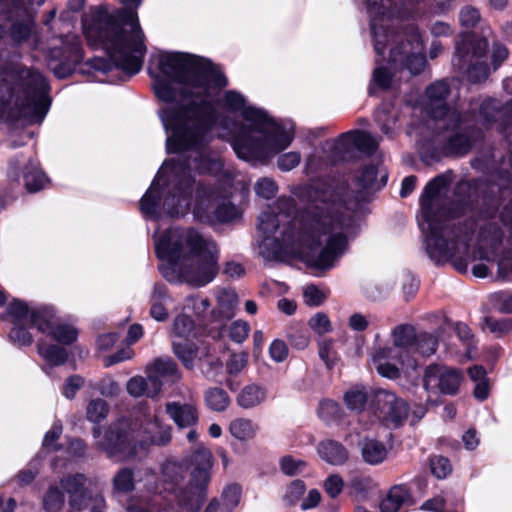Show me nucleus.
<instances>
[{"label": "nucleus", "instance_id": "obj_7", "mask_svg": "<svg viewBox=\"0 0 512 512\" xmlns=\"http://www.w3.org/2000/svg\"><path fill=\"white\" fill-rule=\"evenodd\" d=\"M221 106L230 112H241L245 121L226 135L240 159L263 163L285 150L294 139L292 124L277 123L263 110L248 106L245 97L237 91H226Z\"/></svg>", "mask_w": 512, "mask_h": 512}, {"label": "nucleus", "instance_id": "obj_12", "mask_svg": "<svg viewBox=\"0 0 512 512\" xmlns=\"http://www.w3.org/2000/svg\"><path fill=\"white\" fill-rule=\"evenodd\" d=\"M370 19L372 45L377 54H382L388 41V29L394 28V18L402 16L392 0H366Z\"/></svg>", "mask_w": 512, "mask_h": 512}, {"label": "nucleus", "instance_id": "obj_8", "mask_svg": "<svg viewBox=\"0 0 512 512\" xmlns=\"http://www.w3.org/2000/svg\"><path fill=\"white\" fill-rule=\"evenodd\" d=\"M171 440V427L163 425L155 412L142 408L132 418L111 424L97 448L118 461L141 458L149 445H165Z\"/></svg>", "mask_w": 512, "mask_h": 512}, {"label": "nucleus", "instance_id": "obj_5", "mask_svg": "<svg viewBox=\"0 0 512 512\" xmlns=\"http://www.w3.org/2000/svg\"><path fill=\"white\" fill-rule=\"evenodd\" d=\"M141 1L119 0L125 8L113 12L100 6L92 12L90 19L83 20L88 43L103 49L111 64L130 75L141 70L147 52L137 13L131 10L137 8Z\"/></svg>", "mask_w": 512, "mask_h": 512}, {"label": "nucleus", "instance_id": "obj_60", "mask_svg": "<svg viewBox=\"0 0 512 512\" xmlns=\"http://www.w3.org/2000/svg\"><path fill=\"white\" fill-rule=\"evenodd\" d=\"M210 303L208 299L199 296H190L186 299L184 309L193 311L196 315L201 316L208 310Z\"/></svg>", "mask_w": 512, "mask_h": 512}, {"label": "nucleus", "instance_id": "obj_27", "mask_svg": "<svg viewBox=\"0 0 512 512\" xmlns=\"http://www.w3.org/2000/svg\"><path fill=\"white\" fill-rule=\"evenodd\" d=\"M229 433L235 439L245 442L254 439L258 433V425L249 418L239 417L233 419L228 427Z\"/></svg>", "mask_w": 512, "mask_h": 512}, {"label": "nucleus", "instance_id": "obj_36", "mask_svg": "<svg viewBox=\"0 0 512 512\" xmlns=\"http://www.w3.org/2000/svg\"><path fill=\"white\" fill-rule=\"evenodd\" d=\"M377 174L378 168L374 165L367 166L361 173V176L358 178L360 185L364 188H380L386 184L387 181V173L386 171H380L381 179L380 182H377Z\"/></svg>", "mask_w": 512, "mask_h": 512}, {"label": "nucleus", "instance_id": "obj_1", "mask_svg": "<svg viewBox=\"0 0 512 512\" xmlns=\"http://www.w3.org/2000/svg\"><path fill=\"white\" fill-rule=\"evenodd\" d=\"M154 91L171 104L160 112L168 134V153H187L185 159L165 161L140 201L145 217H180L192 211L196 220L215 224L229 222L239 212L230 202L231 182L195 183L192 171L216 173L221 161L206 149L208 132L217 124L213 105L215 88L227 85L226 77L209 60L181 52H161L149 69Z\"/></svg>", "mask_w": 512, "mask_h": 512}, {"label": "nucleus", "instance_id": "obj_21", "mask_svg": "<svg viewBox=\"0 0 512 512\" xmlns=\"http://www.w3.org/2000/svg\"><path fill=\"white\" fill-rule=\"evenodd\" d=\"M162 387L160 379L156 376L149 375L147 378L142 376H134L127 382L126 389L130 396L138 398L141 396L154 397Z\"/></svg>", "mask_w": 512, "mask_h": 512}, {"label": "nucleus", "instance_id": "obj_24", "mask_svg": "<svg viewBox=\"0 0 512 512\" xmlns=\"http://www.w3.org/2000/svg\"><path fill=\"white\" fill-rule=\"evenodd\" d=\"M266 398V389L258 384L251 383L240 390L236 397V403L243 409H252L264 403Z\"/></svg>", "mask_w": 512, "mask_h": 512}, {"label": "nucleus", "instance_id": "obj_48", "mask_svg": "<svg viewBox=\"0 0 512 512\" xmlns=\"http://www.w3.org/2000/svg\"><path fill=\"white\" fill-rule=\"evenodd\" d=\"M249 355L246 352L233 353L226 363V371L229 375H238L248 364Z\"/></svg>", "mask_w": 512, "mask_h": 512}, {"label": "nucleus", "instance_id": "obj_59", "mask_svg": "<svg viewBox=\"0 0 512 512\" xmlns=\"http://www.w3.org/2000/svg\"><path fill=\"white\" fill-rule=\"evenodd\" d=\"M340 406L333 400H323L319 404L318 414L324 421H331L339 416Z\"/></svg>", "mask_w": 512, "mask_h": 512}, {"label": "nucleus", "instance_id": "obj_14", "mask_svg": "<svg viewBox=\"0 0 512 512\" xmlns=\"http://www.w3.org/2000/svg\"><path fill=\"white\" fill-rule=\"evenodd\" d=\"M462 380L463 373L461 370L438 364L429 365L423 375V387L428 393L427 401L431 400L433 394H456Z\"/></svg>", "mask_w": 512, "mask_h": 512}, {"label": "nucleus", "instance_id": "obj_42", "mask_svg": "<svg viewBox=\"0 0 512 512\" xmlns=\"http://www.w3.org/2000/svg\"><path fill=\"white\" fill-rule=\"evenodd\" d=\"M327 292L316 285H308L303 290L304 303L310 307H317L327 299Z\"/></svg>", "mask_w": 512, "mask_h": 512}, {"label": "nucleus", "instance_id": "obj_16", "mask_svg": "<svg viewBox=\"0 0 512 512\" xmlns=\"http://www.w3.org/2000/svg\"><path fill=\"white\" fill-rule=\"evenodd\" d=\"M377 148L378 142L370 134L361 131H349L339 136L333 149L339 158L345 159L355 150L372 154Z\"/></svg>", "mask_w": 512, "mask_h": 512}, {"label": "nucleus", "instance_id": "obj_22", "mask_svg": "<svg viewBox=\"0 0 512 512\" xmlns=\"http://www.w3.org/2000/svg\"><path fill=\"white\" fill-rule=\"evenodd\" d=\"M45 330H38L39 332L52 337L54 340L62 344H71L77 339V330L68 324L56 322L50 314H46L43 322Z\"/></svg>", "mask_w": 512, "mask_h": 512}, {"label": "nucleus", "instance_id": "obj_56", "mask_svg": "<svg viewBox=\"0 0 512 512\" xmlns=\"http://www.w3.org/2000/svg\"><path fill=\"white\" fill-rule=\"evenodd\" d=\"M481 19L479 10L471 5L464 6L459 13V21L462 26L474 27Z\"/></svg>", "mask_w": 512, "mask_h": 512}, {"label": "nucleus", "instance_id": "obj_32", "mask_svg": "<svg viewBox=\"0 0 512 512\" xmlns=\"http://www.w3.org/2000/svg\"><path fill=\"white\" fill-rule=\"evenodd\" d=\"M204 399L207 407L217 412L226 410L230 404L229 395L224 389L219 387H213L206 390Z\"/></svg>", "mask_w": 512, "mask_h": 512}, {"label": "nucleus", "instance_id": "obj_41", "mask_svg": "<svg viewBox=\"0 0 512 512\" xmlns=\"http://www.w3.org/2000/svg\"><path fill=\"white\" fill-rule=\"evenodd\" d=\"M64 504V495L57 486H50L43 498L44 509L48 512H56Z\"/></svg>", "mask_w": 512, "mask_h": 512}, {"label": "nucleus", "instance_id": "obj_2", "mask_svg": "<svg viewBox=\"0 0 512 512\" xmlns=\"http://www.w3.org/2000/svg\"><path fill=\"white\" fill-rule=\"evenodd\" d=\"M276 209L277 215L269 207L258 218V231L262 234L259 255L266 261L299 258L316 271L332 269L344 254L347 237L355 226L353 213L342 198L334 191H322L312 214L304 221L293 219L280 237H271L280 222L294 214V200L280 197Z\"/></svg>", "mask_w": 512, "mask_h": 512}, {"label": "nucleus", "instance_id": "obj_9", "mask_svg": "<svg viewBox=\"0 0 512 512\" xmlns=\"http://www.w3.org/2000/svg\"><path fill=\"white\" fill-rule=\"evenodd\" d=\"M449 87L445 81H437L426 90V112L435 122V128L441 132L452 129L454 134L448 140V150L454 154H466L478 137L473 127L476 123L489 125L494 118V101H484L479 106L478 114L460 116L450 110L446 103Z\"/></svg>", "mask_w": 512, "mask_h": 512}, {"label": "nucleus", "instance_id": "obj_23", "mask_svg": "<svg viewBox=\"0 0 512 512\" xmlns=\"http://www.w3.org/2000/svg\"><path fill=\"white\" fill-rule=\"evenodd\" d=\"M318 455L326 463L334 466L345 464L349 458L347 449L334 440H324L317 446Z\"/></svg>", "mask_w": 512, "mask_h": 512}, {"label": "nucleus", "instance_id": "obj_47", "mask_svg": "<svg viewBox=\"0 0 512 512\" xmlns=\"http://www.w3.org/2000/svg\"><path fill=\"white\" fill-rule=\"evenodd\" d=\"M95 388L102 396L108 398L117 397L121 392L120 384L113 377L108 375L97 382Z\"/></svg>", "mask_w": 512, "mask_h": 512}, {"label": "nucleus", "instance_id": "obj_35", "mask_svg": "<svg viewBox=\"0 0 512 512\" xmlns=\"http://www.w3.org/2000/svg\"><path fill=\"white\" fill-rule=\"evenodd\" d=\"M24 182L26 188L30 192H37L45 187L47 184V177L38 168L37 164L30 163L29 167L24 173Z\"/></svg>", "mask_w": 512, "mask_h": 512}, {"label": "nucleus", "instance_id": "obj_62", "mask_svg": "<svg viewBox=\"0 0 512 512\" xmlns=\"http://www.w3.org/2000/svg\"><path fill=\"white\" fill-rule=\"evenodd\" d=\"M300 160L298 152H288L278 157L277 166L282 171H290L299 165Z\"/></svg>", "mask_w": 512, "mask_h": 512}, {"label": "nucleus", "instance_id": "obj_53", "mask_svg": "<svg viewBox=\"0 0 512 512\" xmlns=\"http://www.w3.org/2000/svg\"><path fill=\"white\" fill-rule=\"evenodd\" d=\"M278 187L275 181L268 177H263L255 183V192L258 196L271 199L277 193Z\"/></svg>", "mask_w": 512, "mask_h": 512}, {"label": "nucleus", "instance_id": "obj_26", "mask_svg": "<svg viewBox=\"0 0 512 512\" xmlns=\"http://www.w3.org/2000/svg\"><path fill=\"white\" fill-rule=\"evenodd\" d=\"M170 300L166 287L163 284H155L151 295V317L158 322L165 321L169 315L166 306Z\"/></svg>", "mask_w": 512, "mask_h": 512}, {"label": "nucleus", "instance_id": "obj_38", "mask_svg": "<svg viewBox=\"0 0 512 512\" xmlns=\"http://www.w3.org/2000/svg\"><path fill=\"white\" fill-rule=\"evenodd\" d=\"M438 340L430 333L422 332L417 334L415 342L414 355L416 353L424 357H429L436 352Z\"/></svg>", "mask_w": 512, "mask_h": 512}, {"label": "nucleus", "instance_id": "obj_54", "mask_svg": "<svg viewBox=\"0 0 512 512\" xmlns=\"http://www.w3.org/2000/svg\"><path fill=\"white\" fill-rule=\"evenodd\" d=\"M323 488L331 498L339 496L344 488V481L338 474L329 475L323 482Z\"/></svg>", "mask_w": 512, "mask_h": 512}, {"label": "nucleus", "instance_id": "obj_44", "mask_svg": "<svg viewBox=\"0 0 512 512\" xmlns=\"http://www.w3.org/2000/svg\"><path fill=\"white\" fill-rule=\"evenodd\" d=\"M344 401L350 410L361 411L366 404L367 394L363 389L353 388L345 394Z\"/></svg>", "mask_w": 512, "mask_h": 512}, {"label": "nucleus", "instance_id": "obj_64", "mask_svg": "<svg viewBox=\"0 0 512 512\" xmlns=\"http://www.w3.org/2000/svg\"><path fill=\"white\" fill-rule=\"evenodd\" d=\"M83 384L84 379L82 377L73 375L65 381L62 388V393L67 399H73Z\"/></svg>", "mask_w": 512, "mask_h": 512}, {"label": "nucleus", "instance_id": "obj_4", "mask_svg": "<svg viewBox=\"0 0 512 512\" xmlns=\"http://www.w3.org/2000/svg\"><path fill=\"white\" fill-rule=\"evenodd\" d=\"M212 465L211 452L199 445L185 459L167 460L163 464L161 484L155 482V473L147 470L146 488L153 496L146 503L145 509L131 500L127 512H166L170 509L166 494L173 495L178 512H200L207 497Z\"/></svg>", "mask_w": 512, "mask_h": 512}, {"label": "nucleus", "instance_id": "obj_58", "mask_svg": "<svg viewBox=\"0 0 512 512\" xmlns=\"http://www.w3.org/2000/svg\"><path fill=\"white\" fill-rule=\"evenodd\" d=\"M281 470L284 474L292 476L303 471L306 463L301 459H296L292 456H284L280 460Z\"/></svg>", "mask_w": 512, "mask_h": 512}, {"label": "nucleus", "instance_id": "obj_57", "mask_svg": "<svg viewBox=\"0 0 512 512\" xmlns=\"http://www.w3.org/2000/svg\"><path fill=\"white\" fill-rule=\"evenodd\" d=\"M319 356L325 362L328 368L336 363L338 357L334 349V343L330 339L323 340L319 345Z\"/></svg>", "mask_w": 512, "mask_h": 512}, {"label": "nucleus", "instance_id": "obj_29", "mask_svg": "<svg viewBox=\"0 0 512 512\" xmlns=\"http://www.w3.org/2000/svg\"><path fill=\"white\" fill-rule=\"evenodd\" d=\"M409 496V491L405 486L392 487L386 498L380 503L381 512H398L401 506L409 500Z\"/></svg>", "mask_w": 512, "mask_h": 512}, {"label": "nucleus", "instance_id": "obj_17", "mask_svg": "<svg viewBox=\"0 0 512 512\" xmlns=\"http://www.w3.org/2000/svg\"><path fill=\"white\" fill-rule=\"evenodd\" d=\"M47 312L32 309L27 303L21 300H13L9 303L3 316L13 326L22 324H32L37 330H45L43 319Z\"/></svg>", "mask_w": 512, "mask_h": 512}, {"label": "nucleus", "instance_id": "obj_19", "mask_svg": "<svg viewBox=\"0 0 512 512\" xmlns=\"http://www.w3.org/2000/svg\"><path fill=\"white\" fill-rule=\"evenodd\" d=\"M238 306V297L231 289H220L216 293V306L212 310L215 322H224L232 319Z\"/></svg>", "mask_w": 512, "mask_h": 512}, {"label": "nucleus", "instance_id": "obj_50", "mask_svg": "<svg viewBox=\"0 0 512 512\" xmlns=\"http://www.w3.org/2000/svg\"><path fill=\"white\" fill-rule=\"evenodd\" d=\"M305 491V483L299 479L294 480L287 486L283 499L289 505H295L303 497Z\"/></svg>", "mask_w": 512, "mask_h": 512}, {"label": "nucleus", "instance_id": "obj_20", "mask_svg": "<svg viewBox=\"0 0 512 512\" xmlns=\"http://www.w3.org/2000/svg\"><path fill=\"white\" fill-rule=\"evenodd\" d=\"M86 477L83 474H76L61 480V487L69 494L70 506L75 509L86 507L87 493L84 488Z\"/></svg>", "mask_w": 512, "mask_h": 512}, {"label": "nucleus", "instance_id": "obj_6", "mask_svg": "<svg viewBox=\"0 0 512 512\" xmlns=\"http://www.w3.org/2000/svg\"><path fill=\"white\" fill-rule=\"evenodd\" d=\"M157 257L170 267L162 273L169 281L202 287L218 273L216 243L191 227H171L154 236Z\"/></svg>", "mask_w": 512, "mask_h": 512}, {"label": "nucleus", "instance_id": "obj_31", "mask_svg": "<svg viewBox=\"0 0 512 512\" xmlns=\"http://www.w3.org/2000/svg\"><path fill=\"white\" fill-rule=\"evenodd\" d=\"M173 352L181 361L182 365L189 370L194 368L197 358L199 360L202 359V357L199 356V349L194 343H178L174 341Z\"/></svg>", "mask_w": 512, "mask_h": 512}, {"label": "nucleus", "instance_id": "obj_63", "mask_svg": "<svg viewBox=\"0 0 512 512\" xmlns=\"http://www.w3.org/2000/svg\"><path fill=\"white\" fill-rule=\"evenodd\" d=\"M62 434V425L60 422H55L52 428L45 434L43 446L50 451L57 450L56 441Z\"/></svg>", "mask_w": 512, "mask_h": 512}, {"label": "nucleus", "instance_id": "obj_55", "mask_svg": "<svg viewBox=\"0 0 512 512\" xmlns=\"http://www.w3.org/2000/svg\"><path fill=\"white\" fill-rule=\"evenodd\" d=\"M250 326L246 321L236 320L229 326V337L236 343H242L249 335Z\"/></svg>", "mask_w": 512, "mask_h": 512}, {"label": "nucleus", "instance_id": "obj_37", "mask_svg": "<svg viewBox=\"0 0 512 512\" xmlns=\"http://www.w3.org/2000/svg\"><path fill=\"white\" fill-rule=\"evenodd\" d=\"M173 334L186 340L195 337L196 328L193 320L186 314L178 315L173 323Z\"/></svg>", "mask_w": 512, "mask_h": 512}, {"label": "nucleus", "instance_id": "obj_28", "mask_svg": "<svg viewBox=\"0 0 512 512\" xmlns=\"http://www.w3.org/2000/svg\"><path fill=\"white\" fill-rule=\"evenodd\" d=\"M149 375L167 378L172 382H177L181 379L182 374L174 360L171 358H158L149 368Z\"/></svg>", "mask_w": 512, "mask_h": 512}, {"label": "nucleus", "instance_id": "obj_51", "mask_svg": "<svg viewBox=\"0 0 512 512\" xmlns=\"http://www.w3.org/2000/svg\"><path fill=\"white\" fill-rule=\"evenodd\" d=\"M430 467L433 475L438 479L446 478L452 471L450 461L440 455L431 457Z\"/></svg>", "mask_w": 512, "mask_h": 512}, {"label": "nucleus", "instance_id": "obj_33", "mask_svg": "<svg viewBox=\"0 0 512 512\" xmlns=\"http://www.w3.org/2000/svg\"><path fill=\"white\" fill-rule=\"evenodd\" d=\"M112 485L113 495L127 494L131 492L135 487L133 471L129 468L120 469L114 475Z\"/></svg>", "mask_w": 512, "mask_h": 512}, {"label": "nucleus", "instance_id": "obj_10", "mask_svg": "<svg viewBox=\"0 0 512 512\" xmlns=\"http://www.w3.org/2000/svg\"><path fill=\"white\" fill-rule=\"evenodd\" d=\"M388 41L382 54H376V67L372 75L369 92L376 88L386 90L392 83V72L407 70L412 75L420 74L426 65L425 45L419 29L407 25L399 30L388 29Z\"/></svg>", "mask_w": 512, "mask_h": 512}, {"label": "nucleus", "instance_id": "obj_45", "mask_svg": "<svg viewBox=\"0 0 512 512\" xmlns=\"http://www.w3.org/2000/svg\"><path fill=\"white\" fill-rule=\"evenodd\" d=\"M33 29V20L27 15L22 21L15 22L11 27V36L14 41H25L31 34Z\"/></svg>", "mask_w": 512, "mask_h": 512}, {"label": "nucleus", "instance_id": "obj_40", "mask_svg": "<svg viewBox=\"0 0 512 512\" xmlns=\"http://www.w3.org/2000/svg\"><path fill=\"white\" fill-rule=\"evenodd\" d=\"M109 411L107 402L103 399H92L86 409L87 419L93 423H99L106 418Z\"/></svg>", "mask_w": 512, "mask_h": 512}, {"label": "nucleus", "instance_id": "obj_52", "mask_svg": "<svg viewBox=\"0 0 512 512\" xmlns=\"http://www.w3.org/2000/svg\"><path fill=\"white\" fill-rule=\"evenodd\" d=\"M310 328L317 334L323 335L332 331L329 317L324 312H317L309 320Z\"/></svg>", "mask_w": 512, "mask_h": 512}, {"label": "nucleus", "instance_id": "obj_13", "mask_svg": "<svg viewBox=\"0 0 512 512\" xmlns=\"http://www.w3.org/2000/svg\"><path fill=\"white\" fill-rule=\"evenodd\" d=\"M32 85L25 91L24 99L18 104L20 115L30 123H40L50 106L47 83L39 73H32Z\"/></svg>", "mask_w": 512, "mask_h": 512}, {"label": "nucleus", "instance_id": "obj_25", "mask_svg": "<svg viewBox=\"0 0 512 512\" xmlns=\"http://www.w3.org/2000/svg\"><path fill=\"white\" fill-rule=\"evenodd\" d=\"M360 450L364 462L370 465L381 464L388 456L386 445L372 438L363 439L360 443Z\"/></svg>", "mask_w": 512, "mask_h": 512}, {"label": "nucleus", "instance_id": "obj_39", "mask_svg": "<svg viewBox=\"0 0 512 512\" xmlns=\"http://www.w3.org/2000/svg\"><path fill=\"white\" fill-rule=\"evenodd\" d=\"M484 328L496 337H504L512 332V318L497 319L486 317L484 319Z\"/></svg>", "mask_w": 512, "mask_h": 512}, {"label": "nucleus", "instance_id": "obj_46", "mask_svg": "<svg viewBox=\"0 0 512 512\" xmlns=\"http://www.w3.org/2000/svg\"><path fill=\"white\" fill-rule=\"evenodd\" d=\"M33 326L32 324H22L12 326L9 332V339L16 345L27 346L31 345L33 338L28 327Z\"/></svg>", "mask_w": 512, "mask_h": 512}, {"label": "nucleus", "instance_id": "obj_49", "mask_svg": "<svg viewBox=\"0 0 512 512\" xmlns=\"http://www.w3.org/2000/svg\"><path fill=\"white\" fill-rule=\"evenodd\" d=\"M494 307L503 313H512V292L498 291L490 295Z\"/></svg>", "mask_w": 512, "mask_h": 512}, {"label": "nucleus", "instance_id": "obj_18", "mask_svg": "<svg viewBox=\"0 0 512 512\" xmlns=\"http://www.w3.org/2000/svg\"><path fill=\"white\" fill-rule=\"evenodd\" d=\"M166 412L179 428H193L199 419L198 410L192 400L168 402Z\"/></svg>", "mask_w": 512, "mask_h": 512}, {"label": "nucleus", "instance_id": "obj_61", "mask_svg": "<svg viewBox=\"0 0 512 512\" xmlns=\"http://www.w3.org/2000/svg\"><path fill=\"white\" fill-rule=\"evenodd\" d=\"M489 75V68L484 62L476 61L467 71L468 79L473 83L485 80Z\"/></svg>", "mask_w": 512, "mask_h": 512}, {"label": "nucleus", "instance_id": "obj_30", "mask_svg": "<svg viewBox=\"0 0 512 512\" xmlns=\"http://www.w3.org/2000/svg\"><path fill=\"white\" fill-rule=\"evenodd\" d=\"M37 349L40 357L51 367L62 365L67 360V351L58 345L40 341Z\"/></svg>", "mask_w": 512, "mask_h": 512}, {"label": "nucleus", "instance_id": "obj_15", "mask_svg": "<svg viewBox=\"0 0 512 512\" xmlns=\"http://www.w3.org/2000/svg\"><path fill=\"white\" fill-rule=\"evenodd\" d=\"M373 409L379 420L386 426L393 427L401 425L409 414L407 403L386 390H379L374 394Z\"/></svg>", "mask_w": 512, "mask_h": 512}, {"label": "nucleus", "instance_id": "obj_34", "mask_svg": "<svg viewBox=\"0 0 512 512\" xmlns=\"http://www.w3.org/2000/svg\"><path fill=\"white\" fill-rule=\"evenodd\" d=\"M242 489L238 484H229L224 487L219 499L222 512H233L239 505Z\"/></svg>", "mask_w": 512, "mask_h": 512}, {"label": "nucleus", "instance_id": "obj_43", "mask_svg": "<svg viewBox=\"0 0 512 512\" xmlns=\"http://www.w3.org/2000/svg\"><path fill=\"white\" fill-rule=\"evenodd\" d=\"M375 120L384 134L389 135L393 132L396 116L388 107L378 108L375 112Z\"/></svg>", "mask_w": 512, "mask_h": 512}, {"label": "nucleus", "instance_id": "obj_3", "mask_svg": "<svg viewBox=\"0 0 512 512\" xmlns=\"http://www.w3.org/2000/svg\"><path fill=\"white\" fill-rule=\"evenodd\" d=\"M449 183V175H438L425 186L420 199L418 222L429 257L436 263L451 261L460 272L477 258L491 261L498 257L497 278L512 282V246L498 255L503 233L496 217L456 225V213L446 201Z\"/></svg>", "mask_w": 512, "mask_h": 512}, {"label": "nucleus", "instance_id": "obj_11", "mask_svg": "<svg viewBox=\"0 0 512 512\" xmlns=\"http://www.w3.org/2000/svg\"><path fill=\"white\" fill-rule=\"evenodd\" d=\"M391 338V346L373 347L371 361L380 375L395 379L399 377L400 367L414 369L417 366L414 358L417 333L412 325L401 324L392 329Z\"/></svg>", "mask_w": 512, "mask_h": 512}]
</instances>
